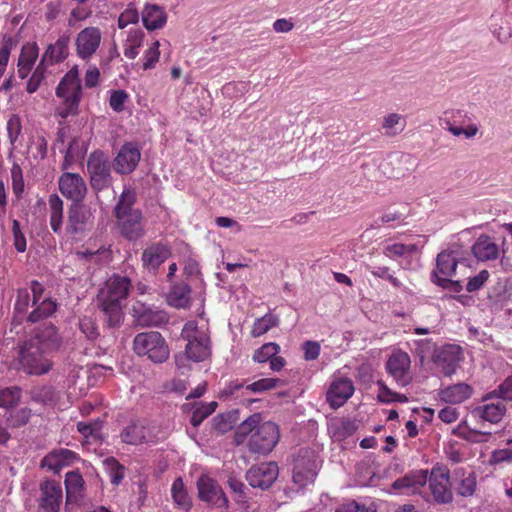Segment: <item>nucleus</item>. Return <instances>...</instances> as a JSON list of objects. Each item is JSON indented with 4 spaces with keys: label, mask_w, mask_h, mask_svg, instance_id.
Here are the masks:
<instances>
[{
    "label": "nucleus",
    "mask_w": 512,
    "mask_h": 512,
    "mask_svg": "<svg viewBox=\"0 0 512 512\" xmlns=\"http://www.w3.org/2000/svg\"><path fill=\"white\" fill-rule=\"evenodd\" d=\"M61 342L57 328L52 324L37 327L32 334L17 344L13 366L27 375L41 376L53 367L48 355L56 350Z\"/></svg>",
    "instance_id": "f257e3e1"
},
{
    "label": "nucleus",
    "mask_w": 512,
    "mask_h": 512,
    "mask_svg": "<svg viewBox=\"0 0 512 512\" xmlns=\"http://www.w3.org/2000/svg\"><path fill=\"white\" fill-rule=\"evenodd\" d=\"M248 438V448L253 454L267 455L277 445L280 430L272 421H262L260 413H254L244 420L234 435L236 445H241Z\"/></svg>",
    "instance_id": "f03ea898"
},
{
    "label": "nucleus",
    "mask_w": 512,
    "mask_h": 512,
    "mask_svg": "<svg viewBox=\"0 0 512 512\" xmlns=\"http://www.w3.org/2000/svg\"><path fill=\"white\" fill-rule=\"evenodd\" d=\"M131 287L127 276L113 275L99 291L98 300L110 328L121 325L124 318L122 302L127 299Z\"/></svg>",
    "instance_id": "7ed1b4c3"
},
{
    "label": "nucleus",
    "mask_w": 512,
    "mask_h": 512,
    "mask_svg": "<svg viewBox=\"0 0 512 512\" xmlns=\"http://www.w3.org/2000/svg\"><path fill=\"white\" fill-rule=\"evenodd\" d=\"M136 193L125 188L114 207L117 228L120 234L129 241H136L145 235L143 214L134 208Z\"/></svg>",
    "instance_id": "20e7f679"
},
{
    "label": "nucleus",
    "mask_w": 512,
    "mask_h": 512,
    "mask_svg": "<svg viewBox=\"0 0 512 512\" xmlns=\"http://www.w3.org/2000/svg\"><path fill=\"white\" fill-rule=\"evenodd\" d=\"M56 96L61 103L55 109V115L66 119L79 113V104L82 98V86L78 69H70L60 80L56 87Z\"/></svg>",
    "instance_id": "39448f33"
},
{
    "label": "nucleus",
    "mask_w": 512,
    "mask_h": 512,
    "mask_svg": "<svg viewBox=\"0 0 512 512\" xmlns=\"http://www.w3.org/2000/svg\"><path fill=\"white\" fill-rule=\"evenodd\" d=\"M181 337L187 342L185 355L187 360L203 362L212 354L210 330L207 324L187 321L181 331Z\"/></svg>",
    "instance_id": "423d86ee"
},
{
    "label": "nucleus",
    "mask_w": 512,
    "mask_h": 512,
    "mask_svg": "<svg viewBox=\"0 0 512 512\" xmlns=\"http://www.w3.org/2000/svg\"><path fill=\"white\" fill-rule=\"evenodd\" d=\"M133 348L139 356H147L154 363H163L169 357V348L159 332H142L135 336Z\"/></svg>",
    "instance_id": "0eeeda50"
},
{
    "label": "nucleus",
    "mask_w": 512,
    "mask_h": 512,
    "mask_svg": "<svg viewBox=\"0 0 512 512\" xmlns=\"http://www.w3.org/2000/svg\"><path fill=\"white\" fill-rule=\"evenodd\" d=\"M441 125L448 130L453 136L459 137L464 135L465 138L471 139L479 132V126L472 122V117L463 109H447L440 117Z\"/></svg>",
    "instance_id": "6e6552de"
},
{
    "label": "nucleus",
    "mask_w": 512,
    "mask_h": 512,
    "mask_svg": "<svg viewBox=\"0 0 512 512\" xmlns=\"http://www.w3.org/2000/svg\"><path fill=\"white\" fill-rule=\"evenodd\" d=\"M87 172L93 190L99 192L107 188L112 181L111 163L107 154L102 150L91 152L87 159Z\"/></svg>",
    "instance_id": "1a4fd4ad"
},
{
    "label": "nucleus",
    "mask_w": 512,
    "mask_h": 512,
    "mask_svg": "<svg viewBox=\"0 0 512 512\" xmlns=\"http://www.w3.org/2000/svg\"><path fill=\"white\" fill-rule=\"evenodd\" d=\"M457 264V258L453 251L440 252L436 258V268L431 274L432 281L439 287L450 288L455 292L461 291L460 282L450 279L456 272Z\"/></svg>",
    "instance_id": "9d476101"
},
{
    "label": "nucleus",
    "mask_w": 512,
    "mask_h": 512,
    "mask_svg": "<svg viewBox=\"0 0 512 512\" xmlns=\"http://www.w3.org/2000/svg\"><path fill=\"white\" fill-rule=\"evenodd\" d=\"M507 408L495 392H489L482 397L481 404L476 406L471 415L473 418L490 424H498L506 414Z\"/></svg>",
    "instance_id": "9b49d317"
},
{
    "label": "nucleus",
    "mask_w": 512,
    "mask_h": 512,
    "mask_svg": "<svg viewBox=\"0 0 512 512\" xmlns=\"http://www.w3.org/2000/svg\"><path fill=\"white\" fill-rule=\"evenodd\" d=\"M410 367V356L400 349L393 351L385 363L387 373L400 387H406L412 382Z\"/></svg>",
    "instance_id": "f8f14e48"
},
{
    "label": "nucleus",
    "mask_w": 512,
    "mask_h": 512,
    "mask_svg": "<svg viewBox=\"0 0 512 512\" xmlns=\"http://www.w3.org/2000/svg\"><path fill=\"white\" fill-rule=\"evenodd\" d=\"M427 482H429V489L436 503L447 504L452 501L450 472L446 467L434 466Z\"/></svg>",
    "instance_id": "ddd939ff"
},
{
    "label": "nucleus",
    "mask_w": 512,
    "mask_h": 512,
    "mask_svg": "<svg viewBox=\"0 0 512 512\" xmlns=\"http://www.w3.org/2000/svg\"><path fill=\"white\" fill-rule=\"evenodd\" d=\"M101 41L100 28L89 26L82 29L75 37L76 55L82 60H90L99 49Z\"/></svg>",
    "instance_id": "4468645a"
},
{
    "label": "nucleus",
    "mask_w": 512,
    "mask_h": 512,
    "mask_svg": "<svg viewBox=\"0 0 512 512\" xmlns=\"http://www.w3.org/2000/svg\"><path fill=\"white\" fill-rule=\"evenodd\" d=\"M61 194L72 203L82 202L88 188L84 178L78 173L64 172L58 179Z\"/></svg>",
    "instance_id": "2eb2a0df"
},
{
    "label": "nucleus",
    "mask_w": 512,
    "mask_h": 512,
    "mask_svg": "<svg viewBox=\"0 0 512 512\" xmlns=\"http://www.w3.org/2000/svg\"><path fill=\"white\" fill-rule=\"evenodd\" d=\"M94 216L92 210L82 202L72 203L68 210L66 231L70 235L83 233L93 225Z\"/></svg>",
    "instance_id": "dca6fc26"
},
{
    "label": "nucleus",
    "mask_w": 512,
    "mask_h": 512,
    "mask_svg": "<svg viewBox=\"0 0 512 512\" xmlns=\"http://www.w3.org/2000/svg\"><path fill=\"white\" fill-rule=\"evenodd\" d=\"M198 496L201 501L218 508H227L228 499L216 480L208 475H201L197 480Z\"/></svg>",
    "instance_id": "f3484780"
},
{
    "label": "nucleus",
    "mask_w": 512,
    "mask_h": 512,
    "mask_svg": "<svg viewBox=\"0 0 512 512\" xmlns=\"http://www.w3.org/2000/svg\"><path fill=\"white\" fill-rule=\"evenodd\" d=\"M279 468L275 462H263L252 466L246 473V480L253 488L268 489L277 479Z\"/></svg>",
    "instance_id": "a211bd4d"
},
{
    "label": "nucleus",
    "mask_w": 512,
    "mask_h": 512,
    "mask_svg": "<svg viewBox=\"0 0 512 512\" xmlns=\"http://www.w3.org/2000/svg\"><path fill=\"white\" fill-rule=\"evenodd\" d=\"M462 358V349L459 345L448 344L438 349L433 355V362L442 374L451 377L457 369Z\"/></svg>",
    "instance_id": "6ab92c4d"
},
{
    "label": "nucleus",
    "mask_w": 512,
    "mask_h": 512,
    "mask_svg": "<svg viewBox=\"0 0 512 512\" xmlns=\"http://www.w3.org/2000/svg\"><path fill=\"white\" fill-rule=\"evenodd\" d=\"M140 158L141 152L138 145L134 142H126L114 158L113 168L118 174H130L138 166Z\"/></svg>",
    "instance_id": "aec40b11"
},
{
    "label": "nucleus",
    "mask_w": 512,
    "mask_h": 512,
    "mask_svg": "<svg viewBox=\"0 0 512 512\" xmlns=\"http://www.w3.org/2000/svg\"><path fill=\"white\" fill-rule=\"evenodd\" d=\"M123 443L129 445L155 444L158 439L153 428L141 421H135L124 427L120 434Z\"/></svg>",
    "instance_id": "412c9836"
},
{
    "label": "nucleus",
    "mask_w": 512,
    "mask_h": 512,
    "mask_svg": "<svg viewBox=\"0 0 512 512\" xmlns=\"http://www.w3.org/2000/svg\"><path fill=\"white\" fill-rule=\"evenodd\" d=\"M354 390V384L351 379L336 378L331 382L326 392V401L332 409L336 410L351 398Z\"/></svg>",
    "instance_id": "4be33fe9"
},
{
    "label": "nucleus",
    "mask_w": 512,
    "mask_h": 512,
    "mask_svg": "<svg viewBox=\"0 0 512 512\" xmlns=\"http://www.w3.org/2000/svg\"><path fill=\"white\" fill-rule=\"evenodd\" d=\"M39 507L44 512H59L63 493L61 484L55 480H47L40 485Z\"/></svg>",
    "instance_id": "5701e85b"
},
{
    "label": "nucleus",
    "mask_w": 512,
    "mask_h": 512,
    "mask_svg": "<svg viewBox=\"0 0 512 512\" xmlns=\"http://www.w3.org/2000/svg\"><path fill=\"white\" fill-rule=\"evenodd\" d=\"M278 382L279 379L277 378H262L250 384H246V381L234 380L225 386L222 394L226 396H234L238 395V392L241 390H245L250 393H262L276 388Z\"/></svg>",
    "instance_id": "b1692460"
},
{
    "label": "nucleus",
    "mask_w": 512,
    "mask_h": 512,
    "mask_svg": "<svg viewBox=\"0 0 512 512\" xmlns=\"http://www.w3.org/2000/svg\"><path fill=\"white\" fill-rule=\"evenodd\" d=\"M427 481L428 470H414L395 480L392 488L405 494H415L425 486Z\"/></svg>",
    "instance_id": "393cba45"
},
{
    "label": "nucleus",
    "mask_w": 512,
    "mask_h": 512,
    "mask_svg": "<svg viewBox=\"0 0 512 512\" xmlns=\"http://www.w3.org/2000/svg\"><path fill=\"white\" fill-rule=\"evenodd\" d=\"M474 257L482 262L496 260L500 256V247L492 237L480 235L471 247Z\"/></svg>",
    "instance_id": "a878e982"
},
{
    "label": "nucleus",
    "mask_w": 512,
    "mask_h": 512,
    "mask_svg": "<svg viewBox=\"0 0 512 512\" xmlns=\"http://www.w3.org/2000/svg\"><path fill=\"white\" fill-rule=\"evenodd\" d=\"M69 42L70 39L67 35H61L55 43L48 45L40 63L47 67L63 62L69 55Z\"/></svg>",
    "instance_id": "bb28decb"
},
{
    "label": "nucleus",
    "mask_w": 512,
    "mask_h": 512,
    "mask_svg": "<svg viewBox=\"0 0 512 512\" xmlns=\"http://www.w3.org/2000/svg\"><path fill=\"white\" fill-rule=\"evenodd\" d=\"M39 55V47L36 42L23 44L17 62V73L21 79H25L31 72Z\"/></svg>",
    "instance_id": "cd10ccee"
},
{
    "label": "nucleus",
    "mask_w": 512,
    "mask_h": 512,
    "mask_svg": "<svg viewBox=\"0 0 512 512\" xmlns=\"http://www.w3.org/2000/svg\"><path fill=\"white\" fill-rule=\"evenodd\" d=\"M472 394L473 388L466 383L449 385L438 392L440 400L449 404H460L469 399Z\"/></svg>",
    "instance_id": "c85d7f7f"
},
{
    "label": "nucleus",
    "mask_w": 512,
    "mask_h": 512,
    "mask_svg": "<svg viewBox=\"0 0 512 512\" xmlns=\"http://www.w3.org/2000/svg\"><path fill=\"white\" fill-rule=\"evenodd\" d=\"M419 251L418 246L414 243H400L393 241L391 239L385 240L383 242L382 252L383 254L394 261H399L400 259H406L414 254H417Z\"/></svg>",
    "instance_id": "c756f323"
},
{
    "label": "nucleus",
    "mask_w": 512,
    "mask_h": 512,
    "mask_svg": "<svg viewBox=\"0 0 512 512\" xmlns=\"http://www.w3.org/2000/svg\"><path fill=\"white\" fill-rule=\"evenodd\" d=\"M170 256V251L166 245L155 243L148 246L142 253V263L145 268L153 269L154 271L164 263Z\"/></svg>",
    "instance_id": "7c9ffc66"
},
{
    "label": "nucleus",
    "mask_w": 512,
    "mask_h": 512,
    "mask_svg": "<svg viewBox=\"0 0 512 512\" xmlns=\"http://www.w3.org/2000/svg\"><path fill=\"white\" fill-rule=\"evenodd\" d=\"M142 21L149 31L161 29L167 22V14L157 4H147L142 11Z\"/></svg>",
    "instance_id": "2f4dec72"
},
{
    "label": "nucleus",
    "mask_w": 512,
    "mask_h": 512,
    "mask_svg": "<svg viewBox=\"0 0 512 512\" xmlns=\"http://www.w3.org/2000/svg\"><path fill=\"white\" fill-rule=\"evenodd\" d=\"M136 322L141 327H163L169 322V315L164 310L145 308L142 311L134 310Z\"/></svg>",
    "instance_id": "473e14b6"
},
{
    "label": "nucleus",
    "mask_w": 512,
    "mask_h": 512,
    "mask_svg": "<svg viewBox=\"0 0 512 512\" xmlns=\"http://www.w3.org/2000/svg\"><path fill=\"white\" fill-rule=\"evenodd\" d=\"M191 288L188 284L181 282L172 286L167 295V302L177 309H185L190 306Z\"/></svg>",
    "instance_id": "72a5a7b5"
},
{
    "label": "nucleus",
    "mask_w": 512,
    "mask_h": 512,
    "mask_svg": "<svg viewBox=\"0 0 512 512\" xmlns=\"http://www.w3.org/2000/svg\"><path fill=\"white\" fill-rule=\"evenodd\" d=\"M144 37V32L139 28H130L126 32V38L123 42V53L126 58L133 60L139 55Z\"/></svg>",
    "instance_id": "f704fd0d"
},
{
    "label": "nucleus",
    "mask_w": 512,
    "mask_h": 512,
    "mask_svg": "<svg viewBox=\"0 0 512 512\" xmlns=\"http://www.w3.org/2000/svg\"><path fill=\"white\" fill-rule=\"evenodd\" d=\"M48 206L50 227L54 233L60 234L64 218L63 200L56 193H53L48 197Z\"/></svg>",
    "instance_id": "c9c22d12"
},
{
    "label": "nucleus",
    "mask_w": 512,
    "mask_h": 512,
    "mask_svg": "<svg viewBox=\"0 0 512 512\" xmlns=\"http://www.w3.org/2000/svg\"><path fill=\"white\" fill-rule=\"evenodd\" d=\"M406 128V119L399 113H389L385 115L381 122L383 135L395 137L401 134Z\"/></svg>",
    "instance_id": "e433bc0d"
},
{
    "label": "nucleus",
    "mask_w": 512,
    "mask_h": 512,
    "mask_svg": "<svg viewBox=\"0 0 512 512\" xmlns=\"http://www.w3.org/2000/svg\"><path fill=\"white\" fill-rule=\"evenodd\" d=\"M84 480L78 471H70L65 476L67 501L77 499L83 490Z\"/></svg>",
    "instance_id": "4c0bfd02"
},
{
    "label": "nucleus",
    "mask_w": 512,
    "mask_h": 512,
    "mask_svg": "<svg viewBox=\"0 0 512 512\" xmlns=\"http://www.w3.org/2000/svg\"><path fill=\"white\" fill-rule=\"evenodd\" d=\"M77 431L87 440L97 441L102 438L103 421L95 419L89 422H78Z\"/></svg>",
    "instance_id": "58836bf2"
},
{
    "label": "nucleus",
    "mask_w": 512,
    "mask_h": 512,
    "mask_svg": "<svg viewBox=\"0 0 512 512\" xmlns=\"http://www.w3.org/2000/svg\"><path fill=\"white\" fill-rule=\"evenodd\" d=\"M22 397V390L18 386L0 388V408L13 409Z\"/></svg>",
    "instance_id": "ea45409f"
},
{
    "label": "nucleus",
    "mask_w": 512,
    "mask_h": 512,
    "mask_svg": "<svg viewBox=\"0 0 512 512\" xmlns=\"http://www.w3.org/2000/svg\"><path fill=\"white\" fill-rule=\"evenodd\" d=\"M279 319L277 316L273 314H266L261 318H258L254 321L251 328V336L253 338L260 337L267 333L273 327L278 326Z\"/></svg>",
    "instance_id": "a19ab883"
},
{
    "label": "nucleus",
    "mask_w": 512,
    "mask_h": 512,
    "mask_svg": "<svg viewBox=\"0 0 512 512\" xmlns=\"http://www.w3.org/2000/svg\"><path fill=\"white\" fill-rule=\"evenodd\" d=\"M172 497L177 504V506L181 509L188 511L191 508V499L184 488V483L181 478H177L174 480L171 488Z\"/></svg>",
    "instance_id": "79ce46f5"
},
{
    "label": "nucleus",
    "mask_w": 512,
    "mask_h": 512,
    "mask_svg": "<svg viewBox=\"0 0 512 512\" xmlns=\"http://www.w3.org/2000/svg\"><path fill=\"white\" fill-rule=\"evenodd\" d=\"M57 308L55 301L50 298L44 299L37 307L28 315V321L35 323L43 318L51 316Z\"/></svg>",
    "instance_id": "37998d69"
},
{
    "label": "nucleus",
    "mask_w": 512,
    "mask_h": 512,
    "mask_svg": "<svg viewBox=\"0 0 512 512\" xmlns=\"http://www.w3.org/2000/svg\"><path fill=\"white\" fill-rule=\"evenodd\" d=\"M12 191L15 197L19 200L22 198L25 191V182L23 177V170L17 162H13L10 169Z\"/></svg>",
    "instance_id": "c03bdc74"
},
{
    "label": "nucleus",
    "mask_w": 512,
    "mask_h": 512,
    "mask_svg": "<svg viewBox=\"0 0 512 512\" xmlns=\"http://www.w3.org/2000/svg\"><path fill=\"white\" fill-rule=\"evenodd\" d=\"M105 469L107 470L110 481L113 485L118 486L124 479L125 468L120 462L114 457H108L103 461Z\"/></svg>",
    "instance_id": "a18cd8bd"
},
{
    "label": "nucleus",
    "mask_w": 512,
    "mask_h": 512,
    "mask_svg": "<svg viewBox=\"0 0 512 512\" xmlns=\"http://www.w3.org/2000/svg\"><path fill=\"white\" fill-rule=\"evenodd\" d=\"M217 408V402L201 403L194 409L191 415L190 423L198 427L207 417H209Z\"/></svg>",
    "instance_id": "49530a36"
},
{
    "label": "nucleus",
    "mask_w": 512,
    "mask_h": 512,
    "mask_svg": "<svg viewBox=\"0 0 512 512\" xmlns=\"http://www.w3.org/2000/svg\"><path fill=\"white\" fill-rule=\"evenodd\" d=\"M280 352V346L277 343L269 342L262 345L260 348L255 350L253 354V361L257 363H265L269 361L273 356Z\"/></svg>",
    "instance_id": "de8ad7c7"
},
{
    "label": "nucleus",
    "mask_w": 512,
    "mask_h": 512,
    "mask_svg": "<svg viewBox=\"0 0 512 512\" xmlns=\"http://www.w3.org/2000/svg\"><path fill=\"white\" fill-rule=\"evenodd\" d=\"M31 417V409L27 407L20 408L18 410H12L6 417V421L10 427L20 428L25 426Z\"/></svg>",
    "instance_id": "09e8293b"
},
{
    "label": "nucleus",
    "mask_w": 512,
    "mask_h": 512,
    "mask_svg": "<svg viewBox=\"0 0 512 512\" xmlns=\"http://www.w3.org/2000/svg\"><path fill=\"white\" fill-rule=\"evenodd\" d=\"M160 43L158 40L153 41L145 50L143 55V70L154 69L160 58Z\"/></svg>",
    "instance_id": "8fccbe9b"
},
{
    "label": "nucleus",
    "mask_w": 512,
    "mask_h": 512,
    "mask_svg": "<svg viewBox=\"0 0 512 512\" xmlns=\"http://www.w3.org/2000/svg\"><path fill=\"white\" fill-rule=\"evenodd\" d=\"M6 130L9 142L12 146V149H14L15 143L18 140L22 131L21 119L17 114H12L9 117L6 124Z\"/></svg>",
    "instance_id": "3c124183"
},
{
    "label": "nucleus",
    "mask_w": 512,
    "mask_h": 512,
    "mask_svg": "<svg viewBox=\"0 0 512 512\" xmlns=\"http://www.w3.org/2000/svg\"><path fill=\"white\" fill-rule=\"evenodd\" d=\"M453 433L458 437L472 442H480L479 437L490 436L491 432H483L475 429L468 428L466 422L460 424Z\"/></svg>",
    "instance_id": "603ef678"
},
{
    "label": "nucleus",
    "mask_w": 512,
    "mask_h": 512,
    "mask_svg": "<svg viewBox=\"0 0 512 512\" xmlns=\"http://www.w3.org/2000/svg\"><path fill=\"white\" fill-rule=\"evenodd\" d=\"M31 398L37 403L49 405L55 400L54 388L51 386L35 388L31 392Z\"/></svg>",
    "instance_id": "864d4df0"
},
{
    "label": "nucleus",
    "mask_w": 512,
    "mask_h": 512,
    "mask_svg": "<svg viewBox=\"0 0 512 512\" xmlns=\"http://www.w3.org/2000/svg\"><path fill=\"white\" fill-rule=\"evenodd\" d=\"M316 474L312 469H307L296 464L293 469V481L300 487H305L309 482L313 481Z\"/></svg>",
    "instance_id": "5fc2aeb1"
},
{
    "label": "nucleus",
    "mask_w": 512,
    "mask_h": 512,
    "mask_svg": "<svg viewBox=\"0 0 512 512\" xmlns=\"http://www.w3.org/2000/svg\"><path fill=\"white\" fill-rule=\"evenodd\" d=\"M46 66L43 63H39L29 78L26 86V91L29 94H33L38 90L40 84L45 78Z\"/></svg>",
    "instance_id": "6e6d98bb"
},
{
    "label": "nucleus",
    "mask_w": 512,
    "mask_h": 512,
    "mask_svg": "<svg viewBox=\"0 0 512 512\" xmlns=\"http://www.w3.org/2000/svg\"><path fill=\"white\" fill-rule=\"evenodd\" d=\"M476 489V477L473 473H469L463 477L457 487V493L461 496L468 497L473 495Z\"/></svg>",
    "instance_id": "4d7b16f0"
},
{
    "label": "nucleus",
    "mask_w": 512,
    "mask_h": 512,
    "mask_svg": "<svg viewBox=\"0 0 512 512\" xmlns=\"http://www.w3.org/2000/svg\"><path fill=\"white\" fill-rule=\"evenodd\" d=\"M79 328L85 336L90 339L94 340L98 337L99 332L98 328L95 324V321L91 317H83L79 321Z\"/></svg>",
    "instance_id": "13d9d810"
},
{
    "label": "nucleus",
    "mask_w": 512,
    "mask_h": 512,
    "mask_svg": "<svg viewBox=\"0 0 512 512\" xmlns=\"http://www.w3.org/2000/svg\"><path fill=\"white\" fill-rule=\"evenodd\" d=\"M370 272L374 277L388 280L395 288L402 286V283L390 273V268L387 266L373 267Z\"/></svg>",
    "instance_id": "bf43d9fd"
},
{
    "label": "nucleus",
    "mask_w": 512,
    "mask_h": 512,
    "mask_svg": "<svg viewBox=\"0 0 512 512\" xmlns=\"http://www.w3.org/2000/svg\"><path fill=\"white\" fill-rule=\"evenodd\" d=\"M139 21V14L135 8L128 7L118 18V27L124 29L129 24H136Z\"/></svg>",
    "instance_id": "052dcab7"
},
{
    "label": "nucleus",
    "mask_w": 512,
    "mask_h": 512,
    "mask_svg": "<svg viewBox=\"0 0 512 512\" xmlns=\"http://www.w3.org/2000/svg\"><path fill=\"white\" fill-rule=\"evenodd\" d=\"M489 272L487 270H481L477 275L470 278L466 285L468 292H475L481 289L489 279Z\"/></svg>",
    "instance_id": "680f3d73"
},
{
    "label": "nucleus",
    "mask_w": 512,
    "mask_h": 512,
    "mask_svg": "<svg viewBox=\"0 0 512 512\" xmlns=\"http://www.w3.org/2000/svg\"><path fill=\"white\" fill-rule=\"evenodd\" d=\"M128 98V94L124 90H114L109 99V105L115 112L124 110V104Z\"/></svg>",
    "instance_id": "e2e57ef3"
},
{
    "label": "nucleus",
    "mask_w": 512,
    "mask_h": 512,
    "mask_svg": "<svg viewBox=\"0 0 512 512\" xmlns=\"http://www.w3.org/2000/svg\"><path fill=\"white\" fill-rule=\"evenodd\" d=\"M30 304V295L27 288H20L17 290L16 301L14 304L15 311L25 313Z\"/></svg>",
    "instance_id": "0e129e2a"
},
{
    "label": "nucleus",
    "mask_w": 512,
    "mask_h": 512,
    "mask_svg": "<svg viewBox=\"0 0 512 512\" xmlns=\"http://www.w3.org/2000/svg\"><path fill=\"white\" fill-rule=\"evenodd\" d=\"M304 359L306 361L316 360L320 355L321 346L317 341H305L302 345Z\"/></svg>",
    "instance_id": "69168bd1"
},
{
    "label": "nucleus",
    "mask_w": 512,
    "mask_h": 512,
    "mask_svg": "<svg viewBox=\"0 0 512 512\" xmlns=\"http://www.w3.org/2000/svg\"><path fill=\"white\" fill-rule=\"evenodd\" d=\"M495 396L503 401H512V376L508 377L497 389L493 390Z\"/></svg>",
    "instance_id": "338daca9"
},
{
    "label": "nucleus",
    "mask_w": 512,
    "mask_h": 512,
    "mask_svg": "<svg viewBox=\"0 0 512 512\" xmlns=\"http://www.w3.org/2000/svg\"><path fill=\"white\" fill-rule=\"evenodd\" d=\"M12 232L14 237L15 249L22 253L26 250V238L20 229V223L17 220L13 221Z\"/></svg>",
    "instance_id": "774afa93"
}]
</instances>
